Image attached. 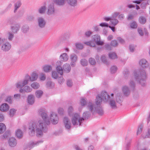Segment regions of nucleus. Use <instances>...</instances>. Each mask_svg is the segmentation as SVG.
I'll list each match as a JSON object with an SVG mask.
<instances>
[{
  "instance_id": "obj_1",
  "label": "nucleus",
  "mask_w": 150,
  "mask_h": 150,
  "mask_svg": "<svg viewBox=\"0 0 150 150\" xmlns=\"http://www.w3.org/2000/svg\"><path fill=\"white\" fill-rule=\"evenodd\" d=\"M38 112L42 119L39 120L37 122L30 124L28 128L29 134L31 136L35 134V131L38 136H42L43 132L47 131V126L50 124V118L45 109L40 108Z\"/></svg>"
},
{
  "instance_id": "obj_2",
  "label": "nucleus",
  "mask_w": 150,
  "mask_h": 150,
  "mask_svg": "<svg viewBox=\"0 0 150 150\" xmlns=\"http://www.w3.org/2000/svg\"><path fill=\"white\" fill-rule=\"evenodd\" d=\"M108 98V94L105 91H102L101 93L98 95L95 99V103L97 106V113L99 115H102L104 111L101 105L102 101L104 102H107Z\"/></svg>"
},
{
  "instance_id": "obj_3",
  "label": "nucleus",
  "mask_w": 150,
  "mask_h": 150,
  "mask_svg": "<svg viewBox=\"0 0 150 150\" xmlns=\"http://www.w3.org/2000/svg\"><path fill=\"white\" fill-rule=\"evenodd\" d=\"M74 109L71 106H69L67 109V112L69 116L72 117L71 118V123L72 125L74 126H80L81 123L84 120L83 118L80 117L79 114L77 113H74Z\"/></svg>"
},
{
  "instance_id": "obj_4",
  "label": "nucleus",
  "mask_w": 150,
  "mask_h": 150,
  "mask_svg": "<svg viewBox=\"0 0 150 150\" xmlns=\"http://www.w3.org/2000/svg\"><path fill=\"white\" fill-rule=\"evenodd\" d=\"M38 78V75L35 71L32 72L30 75L28 74H26L23 79L20 80L18 85L20 86H22L28 84L29 81L33 82L36 81Z\"/></svg>"
},
{
  "instance_id": "obj_5",
  "label": "nucleus",
  "mask_w": 150,
  "mask_h": 150,
  "mask_svg": "<svg viewBox=\"0 0 150 150\" xmlns=\"http://www.w3.org/2000/svg\"><path fill=\"white\" fill-rule=\"evenodd\" d=\"M134 76L136 81L139 83L142 86L145 85L146 74L144 69H140L138 70L134 73Z\"/></svg>"
},
{
  "instance_id": "obj_6",
  "label": "nucleus",
  "mask_w": 150,
  "mask_h": 150,
  "mask_svg": "<svg viewBox=\"0 0 150 150\" xmlns=\"http://www.w3.org/2000/svg\"><path fill=\"white\" fill-rule=\"evenodd\" d=\"M53 2L57 5L61 6L65 5L66 2L70 6L74 7L77 4V0H52Z\"/></svg>"
},
{
  "instance_id": "obj_7",
  "label": "nucleus",
  "mask_w": 150,
  "mask_h": 150,
  "mask_svg": "<svg viewBox=\"0 0 150 150\" xmlns=\"http://www.w3.org/2000/svg\"><path fill=\"white\" fill-rule=\"evenodd\" d=\"M108 98L107 102H108V104L110 107L112 109H116L117 108V103H120L122 102L120 98L118 96L116 97L115 98H112L108 94Z\"/></svg>"
},
{
  "instance_id": "obj_8",
  "label": "nucleus",
  "mask_w": 150,
  "mask_h": 150,
  "mask_svg": "<svg viewBox=\"0 0 150 150\" xmlns=\"http://www.w3.org/2000/svg\"><path fill=\"white\" fill-rule=\"evenodd\" d=\"M20 80L17 81L15 84V85L16 88H20L19 92L21 93H24L25 92L26 93H30L32 91V89L29 86L26 85H25L22 86H20L18 85L19 82Z\"/></svg>"
},
{
  "instance_id": "obj_9",
  "label": "nucleus",
  "mask_w": 150,
  "mask_h": 150,
  "mask_svg": "<svg viewBox=\"0 0 150 150\" xmlns=\"http://www.w3.org/2000/svg\"><path fill=\"white\" fill-rule=\"evenodd\" d=\"M56 10L54 5L53 4H49L47 9L46 13L48 16H53L56 13Z\"/></svg>"
},
{
  "instance_id": "obj_10",
  "label": "nucleus",
  "mask_w": 150,
  "mask_h": 150,
  "mask_svg": "<svg viewBox=\"0 0 150 150\" xmlns=\"http://www.w3.org/2000/svg\"><path fill=\"white\" fill-rule=\"evenodd\" d=\"M63 122L66 129L68 130H70L71 127V124L69 118L67 116H65L63 118Z\"/></svg>"
},
{
  "instance_id": "obj_11",
  "label": "nucleus",
  "mask_w": 150,
  "mask_h": 150,
  "mask_svg": "<svg viewBox=\"0 0 150 150\" xmlns=\"http://www.w3.org/2000/svg\"><path fill=\"white\" fill-rule=\"evenodd\" d=\"M50 118L51 122L53 125L57 124L59 122V117L54 112H52L51 113Z\"/></svg>"
},
{
  "instance_id": "obj_12",
  "label": "nucleus",
  "mask_w": 150,
  "mask_h": 150,
  "mask_svg": "<svg viewBox=\"0 0 150 150\" xmlns=\"http://www.w3.org/2000/svg\"><path fill=\"white\" fill-rule=\"evenodd\" d=\"M87 108L93 114L96 112L97 113V106L95 105L92 102L89 101L87 103Z\"/></svg>"
},
{
  "instance_id": "obj_13",
  "label": "nucleus",
  "mask_w": 150,
  "mask_h": 150,
  "mask_svg": "<svg viewBox=\"0 0 150 150\" xmlns=\"http://www.w3.org/2000/svg\"><path fill=\"white\" fill-rule=\"evenodd\" d=\"M38 25L40 28H44L46 25V22L45 19L41 17H39L37 19Z\"/></svg>"
},
{
  "instance_id": "obj_14",
  "label": "nucleus",
  "mask_w": 150,
  "mask_h": 150,
  "mask_svg": "<svg viewBox=\"0 0 150 150\" xmlns=\"http://www.w3.org/2000/svg\"><path fill=\"white\" fill-rule=\"evenodd\" d=\"M62 64V62L60 61H58L56 63V69L57 72L59 74L61 75L62 76L63 74V68L61 67V65Z\"/></svg>"
},
{
  "instance_id": "obj_15",
  "label": "nucleus",
  "mask_w": 150,
  "mask_h": 150,
  "mask_svg": "<svg viewBox=\"0 0 150 150\" xmlns=\"http://www.w3.org/2000/svg\"><path fill=\"white\" fill-rule=\"evenodd\" d=\"M11 45L10 43L7 41V40L2 44L1 49L4 52H7L10 50Z\"/></svg>"
},
{
  "instance_id": "obj_16",
  "label": "nucleus",
  "mask_w": 150,
  "mask_h": 150,
  "mask_svg": "<svg viewBox=\"0 0 150 150\" xmlns=\"http://www.w3.org/2000/svg\"><path fill=\"white\" fill-rule=\"evenodd\" d=\"M92 39L96 42L98 45H102L104 44V42L100 40V37L98 35H95L92 36Z\"/></svg>"
},
{
  "instance_id": "obj_17",
  "label": "nucleus",
  "mask_w": 150,
  "mask_h": 150,
  "mask_svg": "<svg viewBox=\"0 0 150 150\" xmlns=\"http://www.w3.org/2000/svg\"><path fill=\"white\" fill-rule=\"evenodd\" d=\"M70 58L71 62V65L72 67H74L75 65V62L77 59V55L74 54H72L70 55Z\"/></svg>"
},
{
  "instance_id": "obj_18",
  "label": "nucleus",
  "mask_w": 150,
  "mask_h": 150,
  "mask_svg": "<svg viewBox=\"0 0 150 150\" xmlns=\"http://www.w3.org/2000/svg\"><path fill=\"white\" fill-rule=\"evenodd\" d=\"M139 64L142 68H146L149 66V63L145 59H142L140 60L139 62Z\"/></svg>"
},
{
  "instance_id": "obj_19",
  "label": "nucleus",
  "mask_w": 150,
  "mask_h": 150,
  "mask_svg": "<svg viewBox=\"0 0 150 150\" xmlns=\"http://www.w3.org/2000/svg\"><path fill=\"white\" fill-rule=\"evenodd\" d=\"M122 91L124 95L126 96H129L130 93V89L127 86H123L122 88Z\"/></svg>"
},
{
  "instance_id": "obj_20",
  "label": "nucleus",
  "mask_w": 150,
  "mask_h": 150,
  "mask_svg": "<svg viewBox=\"0 0 150 150\" xmlns=\"http://www.w3.org/2000/svg\"><path fill=\"white\" fill-rule=\"evenodd\" d=\"M43 71L45 73L50 72L52 69V67L50 65H45L42 67Z\"/></svg>"
},
{
  "instance_id": "obj_21",
  "label": "nucleus",
  "mask_w": 150,
  "mask_h": 150,
  "mask_svg": "<svg viewBox=\"0 0 150 150\" xmlns=\"http://www.w3.org/2000/svg\"><path fill=\"white\" fill-rule=\"evenodd\" d=\"M20 27V25L16 24L11 26V32L13 33H16L19 30Z\"/></svg>"
},
{
  "instance_id": "obj_22",
  "label": "nucleus",
  "mask_w": 150,
  "mask_h": 150,
  "mask_svg": "<svg viewBox=\"0 0 150 150\" xmlns=\"http://www.w3.org/2000/svg\"><path fill=\"white\" fill-rule=\"evenodd\" d=\"M8 144L11 147H14L17 144L16 140L14 137H11L8 140Z\"/></svg>"
},
{
  "instance_id": "obj_23",
  "label": "nucleus",
  "mask_w": 150,
  "mask_h": 150,
  "mask_svg": "<svg viewBox=\"0 0 150 150\" xmlns=\"http://www.w3.org/2000/svg\"><path fill=\"white\" fill-rule=\"evenodd\" d=\"M9 108V106L6 103L2 104L0 106V110L1 111L5 112L7 111Z\"/></svg>"
},
{
  "instance_id": "obj_24",
  "label": "nucleus",
  "mask_w": 150,
  "mask_h": 150,
  "mask_svg": "<svg viewBox=\"0 0 150 150\" xmlns=\"http://www.w3.org/2000/svg\"><path fill=\"white\" fill-rule=\"evenodd\" d=\"M68 56L66 53H63L60 55L59 57L61 62H66L68 60Z\"/></svg>"
},
{
  "instance_id": "obj_25",
  "label": "nucleus",
  "mask_w": 150,
  "mask_h": 150,
  "mask_svg": "<svg viewBox=\"0 0 150 150\" xmlns=\"http://www.w3.org/2000/svg\"><path fill=\"white\" fill-rule=\"evenodd\" d=\"M46 7L45 6H43L40 7L38 9V12L40 14H44L46 10Z\"/></svg>"
},
{
  "instance_id": "obj_26",
  "label": "nucleus",
  "mask_w": 150,
  "mask_h": 150,
  "mask_svg": "<svg viewBox=\"0 0 150 150\" xmlns=\"http://www.w3.org/2000/svg\"><path fill=\"white\" fill-rule=\"evenodd\" d=\"M28 103L30 105L33 104L35 102L34 96L33 95H30L28 96Z\"/></svg>"
},
{
  "instance_id": "obj_27",
  "label": "nucleus",
  "mask_w": 150,
  "mask_h": 150,
  "mask_svg": "<svg viewBox=\"0 0 150 150\" xmlns=\"http://www.w3.org/2000/svg\"><path fill=\"white\" fill-rule=\"evenodd\" d=\"M63 69L66 73H69L71 70V67L69 64H66L63 65Z\"/></svg>"
},
{
  "instance_id": "obj_28",
  "label": "nucleus",
  "mask_w": 150,
  "mask_h": 150,
  "mask_svg": "<svg viewBox=\"0 0 150 150\" xmlns=\"http://www.w3.org/2000/svg\"><path fill=\"white\" fill-rule=\"evenodd\" d=\"M43 91L40 90H37L35 93L36 97L38 98H40L41 97L43 94Z\"/></svg>"
},
{
  "instance_id": "obj_29",
  "label": "nucleus",
  "mask_w": 150,
  "mask_h": 150,
  "mask_svg": "<svg viewBox=\"0 0 150 150\" xmlns=\"http://www.w3.org/2000/svg\"><path fill=\"white\" fill-rule=\"evenodd\" d=\"M30 86L32 88L34 89H37L40 87V85L39 83L37 82H33L32 83Z\"/></svg>"
},
{
  "instance_id": "obj_30",
  "label": "nucleus",
  "mask_w": 150,
  "mask_h": 150,
  "mask_svg": "<svg viewBox=\"0 0 150 150\" xmlns=\"http://www.w3.org/2000/svg\"><path fill=\"white\" fill-rule=\"evenodd\" d=\"M129 88L131 90H133L135 87V84L133 79H130L128 83Z\"/></svg>"
},
{
  "instance_id": "obj_31",
  "label": "nucleus",
  "mask_w": 150,
  "mask_h": 150,
  "mask_svg": "<svg viewBox=\"0 0 150 150\" xmlns=\"http://www.w3.org/2000/svg\"><path fill=\"white\" fill-rule=\"evenodd\" d=\"M9 41H12L14 37L13 33L12 32H8L7 33L6 35Z\"/></svg>"
},
{
  "instance_id": "obj_32",
  "label": "nucleus",
  "mask_w": 150,
  "mask_h": 150,
  "mask_svg": "<svg viewBox=\"0 0 150 150\" xmlns=\"http://www.w3.org/2000/svg\"><path fill=\"white\" fill-rule=\"evenodd\" d=\"M46 86L49 88H52L54 86V82L51 81H48L46 83Z\"/></svg>"
},
{
  "instance_id": "obj_33",
  "label": "nucleus",
  "mask_w": 150,
  "mask_h": 150,
  "mask_svg": "<svg viewBox=\"0 0 150 150\" xmlns=\"http://www.w3.org/2000/svg\"><path fill=\"white\" fill-rule=\"evenodd\" d=\"M129 25L130 28L132 29L136 28L137 27V24L135 21H133L130 23Z\"/></svg>"
},
{
  "instance_id": "obj_34",
  "label": "nucleus",
  "mask_w": 150,
  "mask_h": 150,
  "mask_svg": "<svg viewBox=\"0 0 150 150\" xmlns=\"http://www.w3.org/2000/svg\"><path fill=\"white\" fill-rule=\"evenodd\" d=\"M146 18L143 16H140L139 18V22L141 24H145L146 22Z\"/></svg>"
},
{
  "instance_id": "obj_35",
  "label": "nucleus",
  "mask_w": 150,
  "mask_h": 150,
  "mask_svg": "<svg viewBox=\"0 0 150 150\" xmlns=\"http://www.w3.org/2000/svg\"><path fill=\"white\" fill-rule=\"evenodd\" d=\"M91 115V113L90 111H85L84 112L83 114V117H80L83 118L84 119L86 118L88 119Z\"/></svg>"
},
{
  "instance_id": "obj_36",
  "label": "nucleus",
  "mask_w": 150,
  "mask_h": 150,
  "mask_svg": "<svg viewBox=\"0 0 150 150\" xmlns=\"http://www.w3.org/2000/svg\"><path fill=\"white\" fill-rule=\"evenodd\" d=\"M17 137L18 138H21L23 136V134L22 131L20 129H17L16 132Z\"/></svg>"
},
{
  "instance_id": "obj_37",
  "label": "nucleus",
  "mask_w": 150,
  "mask_h": 150,
  "mask_svg": "<svg viewBox=\"0 0 150 150\" xmlns=\"http://www.w3.org/2000/svg\"><path fill=\"white\" fill-rule=\"evenodd\" d=\"M6 129V127L5 125L3 123H0V134L4 132Z\"/></svg>"
},
{
  "instance_id": "obj_38",
  "label": "nucleus",
  "mask_w": 150,
  "mask_h": 150,
  "mask_svg": "<svg viewBox=\"0 0 150 150\" xmlns=\"http://www.w3.org/2000/svg\"><path fill=\"white\" fill-rule=\"evenodd\" d=\"M21 5V3L20 1H18L15 3L14 5L15 9L14 11V13L20 7Z\"/></svg>"
},
{
  "instance_id": "obj_39",
  "label": "nucleus",
  "mask_w": 150,
  "mask_h": 150,
  "mask_svg": "<svg viewBox=\"0 0 150 150\" xmlns=\"http://www.w3.org/2000/svg\"><path fill=\"white\" fill-rule=\"evenodd\" d=\"M137 15V12H134L133 14H129L127 17V20H130L133 19L134 17V16H136Z\"/></svg>"
},
{
  "instance_id": "obj_40",
  "label": "nucleus",
  "mask_w": 150,
  "mask_h": 150,
  "mask_svg": "<svg viewBox=\"0 0 150 150\" xmlns=\"http://www.w3.org/2000/svg\"><path fill=\"white\" fill-rule=\"evenodd\" d=\"M108 56L110 59H114L117 58L116 53L114 52H110Z\"/></svg>"
},
{
  "instance_id": "obj_41",
  "label": "nucleus",
  "mask_w": 150,
  "mask_h": 150,
  "mask_svg": "<svg viewBox=\"0 0 150 150\" xmlns=\"http://www.w3.org/2000/svg\"><path fill=\"white\" fill-rule=\"evenodd\" d=\"M16 110L12 108L10 110L9 112V115L11 117H13L15 114Z\"/></svg>"
},
{
  "instance_id": "obj_42",
  "label": "nucleus",
  "mask_w": 150,
  "mask_h": 150,
  "mask_svg": "<svg viewBox=\"0 0 150 150\" xmlns=\"http://www.w3.org/2000/svg\"><path fill=\"white\" fill-rule=\"evenodd\" d=\"M118 21L115 18H112L110 22L112 25L115 26L118 23Z\"/></svg>"
},
{
  "instance_id": "obj_43",
  "label": "nucleus",
  "mask_w": 150,
  "mask_h": 150,
  "mask_svg": "<svg viewBox=\"0 0 150 150\" xmlns=\"http://www.w3.org/2000/svg\"><path fill=\"white\" fill-rule=\"evenodd\" d=\"M40 80L42 81H45L46 79V76L45 74L43 73H40L39 76Z\"/></svg>"
},
{
  "instance_id": "obj_44",
  "label": "nucleus",
  "mask_w": 150,
  "mask_h": 150,
  "mask_svg": "<svg viewBox=\"0 0 150 150\" xmlns=\"http://www.w3.org/2000/svg\"><path fill=\"white\" fill-rule=\"evenodd\" d=\"M87 104L86 99L85 98H82L80 100V104L82 106H84Z\"/></svg>"
},
{
  "instance_id": "obj_45",
  "label": "nucleus",
  "mask_w": 150,
  "mask_h": 150,
  "mask_svg": "<svg viewBox=\"0 0 150 150\" xmlns=\"http://www.w3.org/2000/svg\"><path fill=\"white\" fill-rule=\"evenodd\" d=\"M80 63L81 65L83 66H86L88 64L87 61L85 59H81L80 61Z\"/></svg>"
},
{
  "instance_id": "obj_46",
  "label": "nucleus",
  "mask_w": 150,
  "mask_h": 150,
  "mask_svg": "<svg viewBox=\"0 0 150 150\" xmlns=\"http://www.w3.org/2000/svg\"><path fill=\"white\" fill-rule=\"evenodd\" d=\"M42 142L41 141H39L38 142H31L30 143V145L31 147H33L38 145L40 143Z\"/></svg>"
},
{
  "instance_id": "obj_47",
  "label": "nucleus",
  "mask_w": 150,
  "mask_h": 150,
  "mask_svg": "<svg viewBox=\"0 0 150 150\" xmlns=\"http://www.w3.org/2000/svg\"><path fill=\"white\" fill-rule=\"evenodd\" d=\"M117 69V68L116 66H112L110 69V72L112 74H114L115 73Z\"/></svg>"
},
{
  "instance_id": "obj_48",
  "label": "nucleus",
  "mask_w": 150,
  "mask_h": 150,
  "mask_svg": "<svg viewBox=\"0 0 150 150\" xmlns=\"http://www.w3.org/2000/svg\"><path fill=\"white\" fill-rule=\"evenodd\" d=\"M29 29V27L27 25H25L23 26L22 28V31L24 33H26L28 30Z\"/></svg>"
},
{
  "instance_id": "obj_49",
  "label": "nucleus",
  "mask_w": 150,
  "mask_h": 150,
  "mask_svg": "<svg viewBox=\"0 0 150 150\" xmlns=\"http://www.w3.org/2000/svg\"><path fill=\"white\" fill-rule=\"evenodd\" d=\"M58 75L57 72L55 71H53L52 72V77L54 79H57Z\"/></svg>"
},
{
  "instance_id": "obj_50",
  "label": "nucleus",
  "mask_w": 150,
  "mask_h": 150,
  "mask_svg": "<svg viewBox=\"0 0 150 150\" xmlns=\"http://www.w3.org/2000/svg\"><path fill=\"white\" fill-rule=\"evenodd\" d=\"M84 44L93 47H94L95 45V43L93 41L86 42H84Z\"/></svg>"
},
{
  "instance_id": "obj_51",
  "label": "nucleus",
  "mask_w": 150,
  "mask_h": 150,
  "mask_svg": "<svg viewBox=\"0 0 150 150\" xmlns=\"http://www.w3.org/2000/svg\"><path fill=\"white\" fill-rule=\"evenodd\" d=\"M75 46L76 48L79 50H81L83 47V45L81 43H76L75 44Z\"/></svg>"
},
{
  "instance_id": "obj_52",
  "label": "nucleus",
  "mask_w": 150,
  "mask_h": 150,
  "mask_svg": "<svg viewBox=\"0 0 150 150\" xmlns=\"http://www.w3.org/2000/svg\"><path fill=\"white\" fill-rule=\"evenodd\" d=\"M67 86L69 87H71L73 85V83L72 81L70 79H68L67 80Z\"/></svg>"
},
{
  "instance_id": "obj_53",
  "label": "nucleus",
  "mask_w": 150,
  "mask_h": 150,
  "mask_svg": "<svg viewBox=\"0 0 150 150\" xmlns=\"http://www.w3.org/2000/svg\"><path fill=\"white\" fill-rule=\"evenodd\" d=\"M5 100L9 103H12L13 102L12 97L11 96H8L6 98Z\"/></svg>"
},
{
  "instance_id": "obj_54",
  "label": "nucleus",
  "mask_w": 150,
  "mask_h": 150,
  "mask_svg": "<svg viewBox=\"0 0 150 150\" xmlns=\"http://www.w3.org/2000/svg\"><path fill=\"white\" fill-rule=\"evenodd\" d=\"M65 81V79L62 76H61L58 78V82L59 83L61 84L63 83Z\"/></svg>"
},
{
  "instance_id": "obj_55",
  "label": "nucleus",
  "mask_w": 150,
  "mask_h": 150,
  "mask_svg": "<svg viewBox=\"0 0 150 150\" xmlns=\"http://www.w3.org/2000/svg\"><path fill=\"white\" fill-rule=\"evenodd\" d=\"M110 45L112 46L115 47L118 45V43L116 40H113L111 41Z\"/></svg>"
},
{
  "instance_id": "obj_56",
  "label": "nucleus",
  "mask_w": 150,
  "mask_h": 150,
  "mask_svg": "<svg viewBox=\"0 0 150 150\" xmlns=\"http://www.w3.org/2000/svg\"><path fill=\"white\" fill-rule=\"evenodd\" d=\"M89 62L92 65H94L96 64V62L95 59L92 58H90L89 59Z\"/></svg>"
},
{
  "instance_id": "obj_57",
  "label": "nucleus",
  "mask_w": 150,
  "mask_h": 150,
  "mask_svg": "<svg viewBox=\"0 0 150 150\" xmlns=\"http://www.w3.org/2000/svg\"><path fill=\"white\" fill-rule=\"evenodd\" d=\"M143 129V126L142 125H140L139 126L138 129V130L137 132V135H138L139 134H140L142 132V129Z\"/></svg>"
},
{
  "instance_id": "obj_58",
  "label": "nucleus",
  "mask_w": 150,
  "mask_h": 150,
  "mask_svg": "<svg viewBox=\"0 0 150 150\" xmlns=\"http://www.w3.org/2000/svg\"><path fill=\"white\" fill-rule=\"evenodd\" d=\"M58 111V113L60 115H63L64 113V110L62 108H59Z\"/></svg>"
},
{
  "instance_id": "obj_59",
  "label": "nucleus",
  "mask_w": 150,
  "mask_h": 150,
  "mask_svg": "<svg viewBox=\"0 0 150 150\" xmlns=\"http://www.w3.org/2000/svg\"><path fill=\"white\" fill-rule=\"evenodd\" d=\"M129 50L130 52H133L135 50V47L134 46L130 45L129 46Z\"/></svg>"
},
{
  "instance_id": "obj_60",
  "label": "nucleus",
  "mask_w": 150,
  "mask_h": 150,
  "mask_svg": "<svg viewBox=\"0 0 150 150\" xmlns=\"http://www.w3.org/2000/svg\"><path fill=\"white\" fill-rule=\"evenodd\" d=\"M138 32L139 35L141 36H142L144 35V33L141 28H139L138 29Z\"/></svg>"
},
{
  "instance_id": "obj_61",
  "label": "nucleus",
  "mask_w": 150,
  "mask_h": 150,
  "mask_svg": "<svg viewBox=\"0 0 150 150\" xmlns=\"http://www.w3.org/2000/svg\"><path fill=\"white\" fill-rule=\"evenodd\" d=\"M101 59L102 61L104 63L107 62L106 58L105 56L103 55L102 56Z\"/></svg>"
},
{
  "instance_id": "obj_62",
  "label": "nucleus",
  "mask_w": 150,
  "mask_h": 150,
  "mask_svg": "<svg viewBox=\"0 0 150 150\" xmlns=\"http://www.w3.org/2000/svg\"><path fill=\"white\" fill-rule=\"evenodd\" d=\"M6 40V39L4 38H1L0 37V45L2 44Z\"/></svg>"
},
{
  "instance_id": "obj_63",
  "label": "nucleus",
  "mask_w": 150,
  "mask_h": 150,
  "mask_svg": "<svg viewBox=\"0 0 150 150\" xmlns=\"http://www.w3.org/2000/svg\"><path fill=\"white\" fill-rule=\"evenodd\" d=\"M4 119V116L2 112H0V122L3 121Z\"/></svg>"
},
{
  "instance_id": "obj_64",
  "label": "nucleus",
  "mask_w": 150,
  "mask_h": 150,
  "mask_svg": "<svg viewBox=\"0 0 150 150\" xmlns=\"http://www.w3.org/2000/svg\"><path fill=\"white\" fill-rule=\"evenodd\" d=\"M100 25L101 27H108V25L106 23H103L100 24Z\"/></svg>"
}]
</instances>
